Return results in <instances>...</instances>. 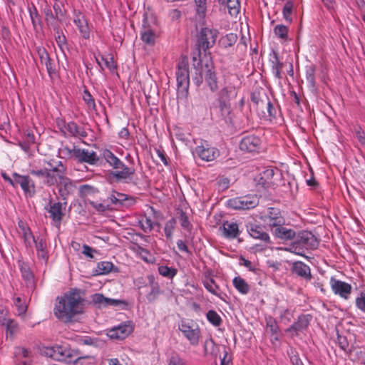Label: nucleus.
Masks as SVG:
<instances>
[{"label": "nucleus", "mask_w": 365, "mask_h": 365, "mask_svg": "<svg viewBox=\"0 0 365 365\" xmlns=\"http://www.w3.org/2000/svg\"><path fill=\"white\" fill-rule=\"evenodd\" d=\"M267 225H269V227H271V229L272 230L273 229L279 227L281 225H285V219L282 215L278 216V217H276L275 218L268 220Z\"/></svg>", "instance_id": "obj_62"}, {"label": "nucleus", "mask_w": 365, "mask_h": 365, "mask_svg": "<svg viewBox=\"0 0 365 365\" xmlns=\"http://www.w3.org/2000/svg\"><path fill=\"white\" fill-rule=\"evenodd\" d=\"M217 108L222 118L226 122L232 121V108L230 98V91L225 87L220 90L217 98Z\"/></svg>", "instance_id": "obj_10"}, {"label": "nucleus", "mask_w": 365, "mask_h": 365, "mask_svg": "<svg viewBox=\"0 0 365 365\" xmlns=\"http://www.w3.org/2000/svg\"><path fill=\"white\" fill-rule=\"evenodd\" d=\"M91 299L92 302L100 309L109 306L118 307L122 304L125 306L128 305V302L125 300L108 298L100 293L93 294Z\"/></svg>", "instance_id": "obj_18"}, {"label": "nucleus", "mask_w": 365, "mask_h": 365, "mask_svg": "<svg viewBox=\"0 0 365 365\" xmlns=\"http://www.w3.org/2000/svg\"><path fill=\"white\" fill-rule=\"evenodd\" d=\"M355 303L356 307L365 314V291L360 292L359 295L356 298Z\"/></svg>", "instance_id": "obj_64"}, {"label": "nucleus", "mask_w": 365, "mask_h": 365, "mask_svg": "<svg viewBox=\"0 0 365 365\" xmlns=\"http://www.w3.org/2000/svg\"><path fill=\"white\" fill-rule=\"evenodd\" d=\"M48 165L51 166V168H47V171L56 173L55 175H58L60 180L66 175V168L61 161H58L55 167H53L50 162L48 163Z\"/></svg>", "instance_id": "obj_40"}, {"label": "nucleus", "mask_w": 365, "mask_h": 365, "mask_svg": "<svg viewBox=\"0 0 365 365\" xmlns=\"http://www.w3.org/2000/svg\"><path fill=\"white\" fill-rule=\"evenodd\" d=\"M88 204L93 208L95 210L99 213H103L108 211H113L114 207L111 206L109 203L106 204L105 201L103 202H98L94 201H88Z\"/></svg>", "instance_id": "obj_43"}, {"label": "nucleus", "mask_w": 365, "mask_h": 365, "mask_svg": "<svg viewBox=\"0 0 365 365\" xmlns=\"http://www.w3.org/2000/svg\"><path fill=\"white\" fill-rule=\"evenodd\" d=\"M134 330V327L131 321H127L110 329L108 331V336L111 339L123 340L130 334Z\"/></svg>", "instance_id": "obj_13"}, {"label": "nucleus", "mask_w": 365, "mask_h": 365, "mask_svg": "<svg viewBox=\"0 0 365 365\" xmlns=\"http://www.w3.org/2000/svg\"><path fill=\"white\" fill-rule=\"evenodd\" d=\"M18 227L21 230L22 232V236L24 240V244L26 247L31 245V241L34 240L35 237L31 232L30 227L28 225L24 222L22 220H19L18 222Z\"/></svg>", "instance_id": "obj_35"}, {"label": "nucleus", "mask_w": 365, "mask_h": 365, "mask_svg": "<svg viewBox=\"0 0 365 365\" xmlns=\"http://www.w3.org/2000/svg\"><path fill=\"white\" fill-rule=\"evenodd\" d=\"M16 177V186L20 185L26 197H33L36 192V185L34 180L29 175H22L17 173H14Z\"/></svg>", "instance_id": "obj_14"}, {"label": "nucleus", "mask_w": 365, "mask_h": 365, "mask_svg": "<svg viewBox=\"0 0 365 365\" xmlns=\"http://www.w3.org/2000/svg\"><path fill=\"white\" fill-rule=\"evenodd\" d=\"M61 151L67 158H73L79 163H85L91 165H94L99 161V157L96 152L80 148L75 145H73L72 148L68 145H64L61 149Z\"/></svg>", "instance_id": "obj_5"}, {"label": "nucleus", "mask_w": 365, "mask_h": 365, "mask_svg": "<svg viewBox=\"0 0 365 365\" xmlns=\"http://www.w3.org/2000/svg\"><path fill=\"white\" fill-rule=\"evenodd\" d=\"M177 92L180 98H187L190 86L189 63L186 56H182L177 64Z\"/></svg>", "instance_id": "obj_6"}, {"label": "nucleus", "mask_w": 365, "mask_h": 365, "mask_svg": "<svg viewBox=\"0 0 365 365\" xmlns=\"http://www.w3.org/2000/svg\"><path fill=\"white\" fill-rule=\"evenodd\" d=\"M220 228L222 229L224 236L228 239L236 238L240 234L238 225L235 222L225 221Z\"/></svg>", "instance_id": "obj_31"}, {"label": "nucleus", "mask_w": 365, "mask_h": 365, "mask_svg": "<svg viewBox=\"0 0 365 365\" xmlns=\"http://www.w3.org/2000/svg\"><path fill=\"white\" fill-rule=\"evenodd\" d=\"M272 234L276 238L283 241L292 240L296 237V232L291 228L284 227V225L273 229Z\"/></svg>", "instance_id": "obj_30"}, {"label": "nucleus", "mask_w": 365, "mask_h": 365, "mask_svg": "<svg viewBox=\"0 0 365 365\" xmlns=\"http://www.w3.org/2000/svg\"><path fill=\"white\" fill-rule=\"evenodd\" d=\"M288 32H289L288 27L283 24H278V25L275 26L274 28V35L277 38H279L283 41H287L288 39Z\"/></svg>", "instance_id": "obj_45"}, {"label": "nucleus", "mask_w": 365, "mask_h": 365, "mask_svg": "<svg viewBox=\"0 0 365 365\" xmlns=\"http://www.w3.org/2000/svg\"><path fill=\"white\" fill-rule=\"evenodd\" d=\"M204 349L206 354L216 356L217 353L219 351L220 347L215 344L212 339H210L205 341Z\"/></svg>", "instance_id": "obj_53"}, {"label": "nucleus", "mask_w": 365, "mask_h": 365, "mask_svg": "<svg viewBox=\"0 0 365 365\" xmlns=\"http://www.w3.org/2000/svg\"><path fill=\"white\" fill-rule=\"evenodd\" d=\"M219 32L216 29H209L207 27L202 28L197 36L196 46L198 52L193 56L200 58L201 51H206L212 47L216 41Z\"/></svg>", "instance_id": "obj_8"}, {"label": "nucleus", "mask_w": 365, "mask_h": 365, "mask_svg": "<svg viewBox=\"0 0 365 365\" xmlns=\"http://www.w3.org/2000/svg\"><path fill=\"white\" fill-rule=\"evenodd\" d=\"M28 11L33 25V28L36 31H37L38 27H39L40 29L42 28L43 21L41 19V16L39 14L37 8L34 4H31V5H29Z\"/></svg>", "instance_id": "obj_34"}, {"label": "nucleus", "mask_w": 365, "mask_h": 365, "mask_svg": "<svg viewBox=\"0 0 365 365\" xmlns=\"http://www.w3.org/2000/svg\"><path fill=\"white\" fill-rule=\"evenodd\" d=\"M85 292L78 288H71L63 296L58 297L53 309V314L60 321L68 323L73 318L82 314L85 305Z\"/></svg>", "instance_id": "obj_1"}, {"label": "nucleus", "mask_w": 365, "mask_h": 365, "mask_svg": "<svg viewBox=\"0 0 365 365\" xmlns=\"http://www.w3.org/2000/svg\"><path fill=\"white\" fill-rule=\"evenodd\" d=\"M36 51L42 64H44L50 76L56 73V67L46 49L42 46L36 47Z\"/></svg>", "instance_id": "obj_25"}, {"label": "nucleus", "mask_w": 365, "mask_h": 365, "mask_svg": "<svg viewBox=\"0 0 365 365\" xmlns=\"http://www.w3.org/2000/svg\"><path fill=\"white\" fill-rule=\"evenodd\" d=\"M14 354H15V356L19 359H21V358L30 359L32 356V353L29 349H26L24 347H21V346L16 347L15 349Z\"/></svg>", "instance_id": "obj_58"}, {"label": "nucleus", "mask_w": 365, "mask_h": 365, "mask_svg": "<svg viewBox=\"0 0 365 365\" xmlns=\"http://www.w3.org/2000/svg\"><path fill=\"white\" fill-rule=\"evenodd\" d=\"M14 304L17 307L18 314L24 315L27 311V306L21 297H18L14 299Z\"/></svg>", "instance_id": "obj_61"}, {"label": "nucleus", "mask_w": 365, "mask_h": 365, "mask_svg": "<svg viewBox=\"0 0 365 365\" xmlns=\"http://www.w3.org/2000/svg\"><path fill=\"white\" fill-rule=\"evenodd\" d=\"M179 221L180 223V225L187 231H190L192 230V225L190 222L188 220V217L185 212H184L182 210H179Z\"/></svg>", "instance_id": "obj_56"}, {"label": "nucleus", "mask_w": 365, "mask_h": 365, "mask_svg": "<svg viewBox=\"0 0 365 365\" xmlns=\"http://www.w3.org/2000/svg\"><path fill=\"white\" fill-rule=\"evenodd\" d=\"M195 153L201 160L206 162L212 161L219 155V150L207 143L197 146Z\"/></svg>", "instance_id": "obj_20"}, {"label": "nucleus", "mask_w": 365, "mask_h": 365, "mask_svg": "<svg viewBox=\"0 0 365 365\" xmlns=\"http://www.w3.org/2000/svg\"><path fill=\"white\" fill-rule=\"evenodd\" d=\"M330 284L333 292L344 299H348L351 293V285L347 282L331 277Z\"/></svg>", "instance_id": "obj_17"}, {"label": "nucleus", "mask_w": 365, "mask_h": 365, "mask_svg": "<svg viewBox=\"0 0 365 365\" xmlns=\"http://www.w3.org/2000/svg\"><path fill=\"white\" fill-rule=\"evenodd\" d=\"M359 356H360V358H359V361L356 362L359 364H365V352L364 351H362L361 350H351L349 351V356H350L351 359L354 361H356V357Z\"/></svg>", "instance_id": "obj_60"}, {"label": "nucleus", "mask_w": 365, "mask_h": 365, "mask_svg": "<svg viewBox=\"0 0 365 365\" xmlns=\"http://www.w3.org/2000/svg\"><path fill=\"white\" fill-rule=\"evenodd\" d=\"M207 319L215 327H219L222 324L220 316L214 310H210L207 313Z\"/></svg>", "instance_id": "obj_55"}, {"label": "nucleus", "mask_w": 365, "mask_h": 365, "mask_svg": "<svg viewBox=\"0 0 365 365\" xmlns=\"http://www.w3.org/2000/svg\"><path fill=\"white\" fill-rule=\"evenodd\" d=\"M45 354L56 361L65 362L66 364L73 363L82 364V361L88 358L87 356L81 357L74 356L71 353V350H67L61 346L46 348Z\"/></svg>", "instance_id": "obj_7"}, {"label": "nucleus", "mask_w": 365, "mask_h": 365, "mask_svg": "<svg viewBox=\"0 0 365 365\" xmlns=\"http://www.w3.org/2000/svg\"><path fill=\"white\" fill-rule=\"evenodd\" d=\"M158 272L165 277L173 279L177 274L178 270L175 268L162 265L158 267Z\"/></svg>", "instance_id": "obj_51"}, {"label": "nucleus", "mask_w": 365, "mask_h": 365, "mask_svg": "<svg viewBox=\"0 0 365 365\" xmlns=\"http://www.w3.org/2000/svg\"><path fill=\"white\" fill-rule=\"evenodd\" d=\"M285 1H286V3L282 9L283 16L287 21H288L289 23H291L292 21L291 15L292 13V9H293L294 4H293V1L291 0H287Z\"/></svg>", "instance_id": "obj_54"}, {"label": "nucleus", "mask_w": 365, "mask_h": 365, "mask_svg": "<svg viewBox=\"0 0 365 365\" xmlns=\"http://www.w3.org/2000/svg\"><path fill=\"white\" fill-rule=\"evenodd\" d=\"M46 177L44 180V184L47 186H53L57 185L58 183L61 181L58 178V175H55L56 173H53L51 172H46Z\"/></svg>", "instance_id": "obj_57"}, {"label": "nucleus", "mask_w": 365, "mask_h": 365, "mask_svg": "<svg viewBox=\"0 0 365 365\" xmlns=\"http://www.w3.org/2000/svg\"><path fill=\"white\" fill-rule=\"evenodd\" d=\"M80 196L81 197H85L88 195H93L99 192L98 188L90 185H83L79 187Z\"/></svg>", "instance_id": "obj_48"}, {"label": "nucleus", "mask_w": 365, "mask_h": 365, "mask_svg": "<svg viewBox=\"0 0 365 365\" xmlns=\"http://www.w3.org/2000/svg\"><path fill=\"white\" fill-rule=\"evenodd\" d=\"M18 265L20 269L23 279L26 282L28 285L32 284L34 283V275L29 264L22 260H19Z\"/></svg>", "instance_id": "obj_33"}, {"label": "nucleus", "mask_w": 365, "mask_h": 365, "mask_svg": "<svg viewBox=\"0 0 365 365\" xmlns=\"http://www.w3.org/2000/svg\"><path fill=\"white\" fill-rule=\"evenodd\" d=\"M291 271L293 274L306 280H310L312 278L310 267L303 262H293Z\"/></svg>", "instance_id": "obj_26"}, {"label": "nucleus", "mask_w": 365, "mask_h": 365, "mask_svg": "<svg viewBox=\"0 0 365 365\" xmlns=\"http://www.w3.org/2000/svg\"><path fill=\"white\" fill-rule=\"evenodd\" d=\"M43 13L45 16V21L48 26H51L52 24H56L58 22L55 17V14L52 11L49 5H46L43 9Z\"/></svg>", "instance_id": "obj_44"}, {"label": "nucleus", "mask_w": 365, "mask_h": 365, "mask_svg": "<svg viewBox=\"0 0 365 365\" xmlns=\"http://www.w3.org/2000/svg\"><path fill=\"white\" fill-rule=\"evenodd\" d=\"M224 6H226L232 16H236L240 12V6L238 0H227Z\"/></svg>", "instance_id": "obj_46"}, {"label": "nucleus", "mask_w": 365, "mask_h": 365, "mask_svg": "<svg viewBox=\"0 0 365 365\" xmlns=\"http://www.w3.org/2000/svg\"><path fill=\"white\" fill-rule=\"evenodd\" d=\"M73 22L78 29L81 36L84 39H89L91 30L88 26V21L85 16L79 11H74Z\"/></svg>", "instance_id": "obj_23"}, {"label": "nucleus", "mask_w": 365, "mask_h": 365, "mask_svg": "<svg viewBox=\"0 0 365 365\" xmlns=\"http://www.w3.org/2000/svg\"><path fill=\"white\" fill-rule=\"evenodd\" d=\"M269 56L272 73L277 79L281 80L282 78V71L284 63L280 61L279 54L276 51L272 50Z\"/></svg>", "instance_id": "obj_29"}, {"label": "nucleus", "mask_w": 365, "mask_h": 365, "mask_svg": "<svg viewBox=\"0 0 365 365\" xmlns=\"http://www.w3.org/2000/svg\"><path fill=\"white\" fill-rule=\"evenodd\" d=\"M259 204L257 195H246L234 197L227 200L228 207L234 210H250L255 208Z\"/></svg>", "instance_id": "obj_11"}, {"label": "nucleus", "mask_w": 365, "mask_h": 365, "mask_svg": "<svg viewBox=\"0 0 365 365\" xmlns=\"http://www.w3.org/2000/svg\"><path fill=\"white\" fill-rule=\"evenodd\" d=\"M60 180L56 186L58 187L59 195L63 200H66L73 192L75 185L72 180L66 175Z\"/></svg>", "instance_id": "obj_27"}, {"label": "nucleus", "mask_w": 365, "mask_h": 365, "mask_svg": "<svg viewBox=\"0 0 365 365\" xmlns=\"http://www.w3.org/2000/svg\"><path fill=\"white\" fill-rule=\"evenodd\" d=\"M83 98L89 108H91L93 110H96L95 100L87 89H85L83 91Z\"/></svg>", "instance_id": "obj_63"}, {"label": "nucleus", "mask_w": 365, "mask_h": 365, "mask_svg": "<svg viewBox=\"0 0 365 365\" xmlns=\"http://www.w3.org/2000/svg\"><path fill=\"white\" fill-rule=\"evenodd\" d=\"M114 265L110 262H98L96 267L97 274H106L111 272Z\"/></svg>", "instance_id": "obj_47"}, {"label": "nucleus", "mask_w": 365, "mask_h": 365, "mask_svg": "<svg viewBox=\"0 0 365 365\" xmlns=\"http://www.w3.org/2000/svg\"><path fill=\"white\" fill-rule=\"evenodd\" d=\"M176 220L173 217L165 222L164 231L165 237L168 240H172L173 231L175 228Z\"/></svg>", "instance_id": "obj_50"}, {"label": "nucleus", "mask_w": 365, "mask_h": 365, "mask_svg": "<svg viewBox=\"0 0 365 365\" xmlns=\"http://www.w3.org/2000/svg\"><path fill=\"white\" fill-rule=\"evenodd\" d=\"M250 98L255 104L257 111H261L265 115L264 106L269 98L266 92L262 89H256L252 92Z\"/></svg>", "instance_id": "obj_22"}, {"label": "nucleus", "mask_w": 365, "mask_h": 365, "mask_svg": "<svg viewBox=\"0 0 365 365\" xmlns=\"http://www.w3.org/2000/svg\"><path fill=\"white\" fill-rule=\"evenodd\" d=\"M264 110H266L267 113L264 117H269L270 118H275L277 115V109L274 106L273 103L269 98L264 106Z\"/></svg>", "instance_id": "obj_59"}, {"label": "nucleus", "mask_w": 365, "mask_h": 365, "mask_svg": "<svg viewBox=\"0 0 365 365\" xmlns=\"http://www.w3.org/2000/svg\"><path fill=\"white\" fill-rule=\"evenodd\" d=\"M312 319V316L309 314H300L297 320L289 327L285 329V332L290 333L292 337L299 335V331L307 330Z\"/></svg>", "instance_id": "obj_15"}, {"label": "nucleus", "mask_w": 365, "mask_h": 365, "mask_svg": "<svg viewBox=\"0 0 365 365\" xmlns=\"http://www.w3.org/2000/svg\"><path fill=\"white\" fill-rule=\"evenodd\" d=\"M101 155L113 170L109 173L110 178L114 179L116 182H127L128 180L132 179L135 171L133 168L125 165L122 160L108 149H103L101 152Z\"/></svg>", "instance_id": "obj_3"}, {"label": "nucleus", "mask_w": 365, "mask_h": 365, "mask_svg": "<svg viewBox=\"0 0 365 365\" xmlns=\"http://www.w3.org/2000/svg\"><path fill=\"white\" fill-rule=\"evenodd\" d=\"M148 284L150 287V291L146 295V298L149 302H155L160 294V285L153 275L148 276Z\"/></svg>", "instance_id": "obj_32"}, {"label": "nucleus", "mask_w": 365, "mask_h": 365, "mask_svg": "<svg viewBox=\"0 0 365 365\" xmlns=\"http://www.w3.org/2000/svg\"><path fill=\"white\" fill-rule=\"evenodd\" d=\"M247 227L248 233L252 238L260 240L264 245L272 243L269 234L264 231V228L262 226L257 224H250Z\"/></svg>", "instance_id": "obj_21"}, {"label": "nucleus", "mask_w": 365, "mask_h": 365, "mask_svg": "<svg viewBox=\"0 0 365 365\" xmlns=\"http://www.w3.org/2000/svg\"><path fill=\"white\" fill-rule=\"evenodd\" d=\"M238 36L236 34L230 33L222 36L219 40V45L223 48L233 46L237 41Z\"/></svg>", "instance_id": "obj_37"}, {"label": "nucleus", "mask_w": 365, "mask_h": 365, "mask_svg": "<svg viewBox=\"0 0 365 365\" xmlns=\"http://www.w3.org/2000/svg\"><path fill=\"white\" fill-rule=\"evenodd\" d=\"M319 245L317 237L312 232L307 230H302L296 234L294 241L291 243L289 247L285 250L294 253L299 256H305V250H314Z\"/></svg>", "instance_id": "obj_4"}, {"label": "nucleus", "mask_w": 365, "mask_h": 365, "mask_svg": "<svg viewBox=\"0 0 365 365\" xmlns=\"http://www.w3.org/2000/svg\"><path fill=\"white\" fill-rule=\"evenodd\" d=\"M62 205L63 204L61 202L53 203L52 200H50L48 205L45 207L49 213V217L58 227L60 226L61 221L65 216V212L63 210Z\"/></svg>", "instance_id": "obj_19"}, {"label": "nucleus", "mask_w": 365, "mask_h": 365, "mask_svg": "<svg viewBox=\"0 0 365 365\" xmlns=\"http://www.w3.org/2000/svg\"><path fill=\"white\" fill-rule=\"evenodd\" d=\"M157 38V31L147 29L140 31V38L147 45L153 46L155 43Z\"/></svg>", "instance_id": "obj_38"}, {"label": "nucleus", "mask_w": 365, "mask_h": 365, "mask_svg": "<svg viewBox=\"0 0 365 365\" xmlns=\"http://www.w3.org/2000/svg\"><path fill=\"white\" fill-rule=\"evenodd\" d=\"M233 285L235 289L242 294H247L250 290V285L241 277H235L233 279Z\"/></svg>", "instance_id": "obj_39"}, {"label": "nucleus", "mask_w": 365, "mask_h": 365, "mask_svg": "<svg viewBox=\"0 0 365 365\" xmlns=\"http://www.w3.org/2000/svg\"><path fill=\"white\" fill-rule=\"evenodd\" d=\"M267 331L271 335V341L274 344L275 341H279L281 337V331L277 321L272 317L266 318Z\"/></svg>", "instance_id": "obj_28"}, {"label": "nucleus", "mask_w": 365, "mask_h": 365, "mask_svg": "<svg viewBox=\"0 0 365 365\" xmlns=\"http://www.w3.org/2000/svg\"><path fill=\"white\" fill-rule=\"evenodd\" d=\"M203 284L208 292L213 294L214 295L217 296L220 298H222L221 293L219 292L220 287L213 279L209 278L204 280Z\"/></svg>", "instance_id": "obj_42"}, {"label": "nucleus", "mask_w": 365, "mask_h": 365, "mask_svg": "<svg viewBox=\"0 0 365 365\" xmlns=\"http://www.w3.org/2000/svg\"><path fill=\"white\" fill-rule=\"evenodd\" d=\"M63 6H64L63 2H55L53 5L55 17L56 18V20L60 23L62 22L66 12L65 9H63Z\"/></svg>", "instance_id": "obj_49"}, {"label": "nucleus", "mask_w": 365, "mask_h": 365, "mask_svg": "<svg viewBox=\"0 0 365 365\" xmlns=\"http://www.w3.org/2000/svg\"><path fill=\"white\" fill-rule=\"evenodd\" d=\"M262 144L261 139L256 135H247L243 137L240 142V148L242 151L248 153L258 152Z\"/></svg>", "instance_id": "obj_16"}, {"label": "nucleus", "mask_w": 365, "mask_h": 365, "mask_svg": "<svg viewBox=\"0 0 365 365\" xmlns=\"http://www.w3.org/2000/svg\"><path fill=\"white\" fill-rule=\"evenodd\" d=\"M158 29V21L157 18L153 14L145 13L143 15V30H155Z\"/></svg>", "instance_id": "obj_36"}, {"label": "nucleus", "mask_w": 365, "mask_h": 365, "mask_svg": "<svg viewBox=\"0 0 365 365\" xmlns=\"http://www.w3.org/2000/svg\"><path fill=\"white\" fill-rule=\"evenodd\" d=\"M108 200L110 205L114 206V209L123 207H129L134 205L136 202L135 198L133 196L118 192L113 189L109 193Z\"/></svg>", "instance_id": "obj_12"}, {"label": "nucleus", "mask_w": 365, "mask_h": 365, "mask_svg": "<svg viewBox=\"0 0 365 365\" xmlns=\"http://www.w3.org/2000/svg\"><path fill=\"white\" fill-rule=\"evenodd\" d=\"M316 68L314 65H310L306 67V79L309 83V87L312 89L316 88L315 81Z\"/></svg>", "instance_id": "obj_41"}, {"label": "nucleus", "mask_w": 365, "mask_h": 365, "mask_svg": "<svg viewBox=\"0 0 365 365\" xmlns=\"http://www.w3.org/2000/svg\"><path fill=\"white\" fill-rule=\"evenodd\" d=\"M191 73L192 81L197 86H200L205 78L206 83L212 92L218 89L217 78L215 71V66L210 59L203 63L201 58L197 56H192Z\"/></svg>", "instance_id": "obj_2"}, {"label": "nucleus", "mask_w": 365, "mask_h": 365, "mask_svg": "<svg viewBox=\"0 0 365 365\" xmlns=\"http://www.w3.org/2000/svg\"><path fill=\"white\" fill-rule=\"evenodd\" d=\"M63 126L66 130V132L64 130H61L64 135H66L68 134L69 136L73 138H86L88 135V133L84 129V128L78 125L74 121H70L67 123L65 121H63Z\"/></svg>", "instance_id": "obj_24"}, {"label": "nucleus", "mask_w": 365, "mask_h": 365, "mask_svg": "<svg viewBox=\"0 0 365 365\" xmlns=\"http://www.w3.org/2000/svg\"><path fill=\"white\" fill-rule=\"evenodd\" d=\"M178 329L192 345L196 346L199 344L201 331L198 325L193 321L181 320Z\"/></svg>", "instance_id": "obj_9"}, {"label": "nucleus", "mask_w": 365, "mask_h": 365, "mask_svg": "<svg viewBox=\"0 0 365 365\" xmlns=\"http://www.w3.org/2000/svg\"><path fill=\"white\" fill-rule=\"evenodd\" d=\"M196 6V14L200 19H204L207 12L206 0H194Z\"/></svg>", "instance_id": "obj_52"}]
</instances>
